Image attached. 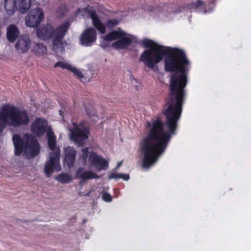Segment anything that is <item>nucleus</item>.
Returning <instances> with one entry per match:
<instances>
[{"label": "nucleus", "mask_w": 251, "mask_h": 251, "mask_svg": "<svg viewBox=\"0 0 251 251\" xmlns=\"http://www.w3.org/2000/svg\"><path fill=\"white\" fill-rule=\"evenodd\" d=\"M175 53L164 60L165 71L174 73L170 77L169 92L165 99L167 108L163 111L165 123L160 117L151 123L147 122V126L151 127L147 135L139 141V151L143 155L142 165L145 168L154 163L165 151L172 136L176 134L181 117L191 63L183 50Z\"/></svg>", "instance_id": "f257e3e1"}, {"label": "nucleus", "mask_w": 251, "mask_h": 251, "mask_svg": "<svg viewBox=\"0 0 251 251\" xmlns=\"http://www.w3.org/2000/svg\"><path fill=\"white\" fill-rule=\"evenodd\" d=\"M140 43L145 48L149 49L141 53L139 61L142 62L145 66L153 70L155 65L161 61L164 56H172L175 52L181 50L177 48L162 46L148 39H145Z\"/></svg>", "instance_id": "f03ea898"}, {"label": "nucleus", "mask_w": 251, "mask_h": 251, "mask_svg": "<svg viewBox=\"0 0 251 251\" xmlns=\"http://www.w3.org/2000/svg\"><path fill=\"white\" fill-rule=\"evenodd\" d=\"M30 122L27 112L20 109L10 103H6L0 108V135L6 126L19 128L26 126Z\"/></svg>", "instance_id": "7ed1b4c3"}, {"label": "nucleus", "mask_w": 251, "mask_h": 251, "mask_svg": "<svg viewBox=\"0 0 251 251\" xmlns=\"http://www.w3.org/2000/svg\"><path fill=\"white\" fill-rule=\"evenodd\" d=\"M70 23L65 22L55 28L47 23L36 29L37 36L44 41L51 40L53 47L62 51L65 50L67 41L64 40V37L70 27Z\"/></svg>", "instance_id": "20e7f679"}, {"label": "nucleus", "mask_w": 251, "mask_h": 251, "mask_svg": "<svg viewBox=\"0 0 251 251\" xmlns=\"http://www.w3.org/2000/svg\"><path fill=\"white\" fill-rule=\"evenodd\" d=\"M14 145L15 154L20 155L23 151L29 156L34 157L40 152V145L37 140L31 134H25L23 138L18 134L12 137Z\"/></svg>", "instance_id": "39448f33"}, {"label": "nucleus", "mask_w": 251, "mask_h": 251, "mask_svg": "<svg viewBox=\"0 0 251 251\" xmlns=\"http://www.w3.org/2000/svg\"><path fill=\"white\" fill-rule=\"evenodd\" d=\"M72 125L73 127L70 129V139L77 145L81 146L84 141L88 138L90 131L82 124H77L73 122Z\"/></svg>", "instance_id": "423d86ee"}, {"label": "nucleus", "mask_w": 251, "mask_h": 251, "mask_svg": "<svg viewBox=\"0 0 251 251\" xmlns=\"http://www.w3.org/2000/svg\"><path fill=\"white\" fill-rule=\"evenodd\" d=\"M88 13L89 14L92 21V24L97 29L101 34H104L106 32V27L111 29L117 25L119 21L116 19H108L106 21L105 24H103L96 11L93 10H88Z\"/></svg>", "instance_id": "0eeeda50"}, {"label": "nucleus", "mask_w": 251, "mask_h": 251, "mask_svg": "<svg viewBox=\"0 0 251 251\" xmlns=\"http://www.w3.org/2000/svg\"><path fill=\"white\" fill-rule=\"evenodd\" d=\"M59 156L60 150L58 148L54 152L50 154V159L47 162L44 168L45 173L48 177H49L54 171H60Z\"/></svg>", "instance_id": "6e6552de"}, {"label": "nucleus", "mask_w": 251, "mask_h": 251, "mask_svg": "<svg viewBox=\"0 0 251 251\" xmlns=\"http://www.w3.org/2000/svg\"><path fill=\"white\" fill-rule=\"evenodd\" d=\"M44 16V12L41 8L36 7L32 9L25 18L26 25L30 27L37 26L43 20Z\"/></svg>", "instance_id": "1a4fd4ad"}, {"label": "nucleus", "mask_w": 251, "mask_h": 251, "mask_svg": "<svg viewBox=\"0 0 251 251\" xmlns=\"http://www.w3.org/2000/svg\"><path fill=\"white\" fill-rule=\"evenodd\" d=\"M48 126V123L46 120L39 117L36 118L31 125V131L37 136L40 137L47 132Z\"/></svg>", "instance_id": "9d476101"}, {"label": "nucleus", "mask_w": 251, "mask_h": 251, "mask_svg": "<svg viewBox=\"0 0 251 251\" xmlns=\"http://www.w3.org/2000/svg\"><path fill=\"white\" fill-rule=\"evenodd\" d=\"M89 161L93 166L99 171L107 170L108 167V162L102 156L95 152L90 153Z\"/></svg>", "instance_id": "9b49d317"}, {"label": "nucleus", "mask_w": 251, "mask_h": 251, "mask_svg": "<svg viewBox=\"0 0 251 251\" xmlns=\"http://www.w3.org/2000/svg\"><path fill=\"white\" fill-rule=\"evenodd\" d=\"M97 39L96 30L93 27L86 29L80 37V42L82 45L85 47L91 46Z\"/></svg>", "instance_id": "f8f14e48"}, {"label": "nucleus", "mask_w": 251, "mask_h": 251, "mask_svg": "<svg viewBox=\"0 0 251 251\" xmlns=\"http://www.w3.org/2000/svg\"><path fill=\"white\" fill-rule=\"evenodd\" d=\"M64 164L69 168H71L74 165L77 151L74 147L68 146L64 149Z\"/></svg>", "instance_id": "ddd939ff"}, {"label": "nucleus", "mask_w": 251, "mask_h": 251, "mask_svg": "<svg viewBox=\"0 0 251 251\" xmlns=\"http://www.w3.org/2000/svg\"><path fill=\"white\" fill-rule=\"evenodd\" d=\"M30 44V40L28 37L22 36L17 42L15 47L17 50H20L23 53H24L28 51Z\"/></svg>", "instance_id": "4468645a"}, {"label": "nucleus", "mask_w": 251, "mask_h": 251, "mask_svg": "<svg viewBox=\"0 0 251 251\" xmlns=\"http://www.w3.org/2000/svg\"><path fill=\"white\" fill-rule=\"evenodd\" d=\"M131 43L132 39L125 35L114 42L112 44V47L116 49H126L128 48Z\"/></svg>", "instance_id": "2eb2a0df"}, {"label": "nucleus", "mask_w": 251, "mask_h": 251, "mask_svg": "<svg viewBox=\"0 0 251 251\" xmlns=\"http://www.w3.org/2000/svg\"><path fill=\"white\" fill-rule=\"evenodd\" d=\"M19 35V29L15 25H10L7 27L6 37L9 42H14Z\"/></svg>", "instance_id": "dca6fc26"}, {"label": "nucleus", "mask_w": 251, "mask_h": 251, "mask_svg": "<svg viewBox=\"0 0 251 251\" xmlns=\"http://www.w3.org/2000/svg\"><path fill=\"white\" fill-rule=\"evenodd\" d=\"M77 177L80 178L83 180H88L92 178H99L100 176L93 172L88 171L82 172V169L79 168L76 173Z\"/></svg>", "instance_id": "f3484780"}, {"label": "nucleus", "mask_w": 251, "mask_h": 251, "mask_svg": "<svg viewBox=\"0 0 251 251\" xmlns=\"http://www.w3.org/2000/svg\"><path fill=\"white\" fill-rule=\"evenodd\" d=\"M125 35H126V33H125L123 30L119 29L118 30H114L109 32L108 34L105 36L104 39L106 41H111L116 39H119L121 37L124 36Z\"/></svg>", "instance_id": "a211bd4d"}, {"label": "nucleus", "mask_w": 251, "mask_h": 251, "mask_svg": "<svg viewBox=\"0 0 251 251\" xmlns=\"http://www.w3.org/2000/svg\"><path fill=\"white\" fill-rule=\"evenodd\" d=\"M47 136L49 147L52 151L55 150L56 145V137L50 127L48 128L47 131Z\"/></svg>", "instance_id": "6ab92c4d"}, {"label": "nucleus", "mask_w": 251, "mask_h": 251, "mask_svg": "<svg viewBox=\"0 0 251 251\" xmlns=\"http://www.w3.org/2000/svg\"><path fill=\"white\" fill-rule=\"evenodd\" d=\"M16 1L15 0H5L4 8L9 15H13L17 9Z\"/></svg>", "instance_id": "aec40b11"}, {"label": "nucleus", "mask_w": 251, "mask_h": 251, "mask_svg": "<svg viewBox=\"0 0 251 251\" xmlns=\"http://www.w3.org/2000/svg\"><path fill=\"white\" fill-rule=\"evenodd\" d=\"M20 12L26 13L31 6L30 0H16Z\"/></svg>", "instance_id": "412c9836"}, {"label": "nucleus", "mask_w": 251, "mask_h": 251, "mask_svg": "<svg viewBox=\"0 0 251 251\" xmlns=\"http://www.w3.org/2000/svg\"><path fill=\"white\" fill-rule=\"evenodd\" d=\"M70 71L73 73L76 77L79 79L83 83L89 82L91 80V78L85 76L80 70L75 67L72 66Z\"/></svg>", "instance_id": "4be33fe9"}, {"label": "nucleus", "mask_w": 251, "mask_h": 251, "mask_svg": "<svg viewBox=\"0 0 251 251\" xmlns=\"http://www.w3.org/2000/svg\"><path fill=\"white\" fill-rule=\"evenodd\" d=\"M32 50L36 54L44 55L46 53L47 48L43 44L36 43L33 46Z\"/></svg>", "instance_id": "5701e85b"}, {"label": "nucleus", "mask_w": 251, "mask_h": 251, "mask_svg": "<svg viewBox=\"0 0 251 251\" xmlns=\"http://www.w3.org/2000/svg\"><path fill=\"white\" fill-rule=\"evenodd\" d=\"M130 178L129 175L128 174H117L116 173H111L109 174L108 176V178L109 180H111L112 179H119L121 178L124 180H128Z\"/></svg>", "instance_id": "b1692460"}, {"label": "nucleus", "mask_w": 251, "mask_h": 251, "mask_svg": "<svg viewBox=\"0 0 251 251\" xmlns=\"http://www.w3.org/2000/svg\"><path fill=\"white\" fill-rule=\"evenodd\" d=\"M56 179L59 182L62 183H69L72 180L71 175L65 173H62L56 177Z\"/></svg>", "instance_id": "393cba45"}, {"label": "nucleus", "mask_w": 251, "mask_h": 251, "mask_svg": "<svg viewBox=\"0 0 251 251\" xmlns=\"http://www.w3.org/2000/svg\"><path fill=\"white\" fill-rule=\"evenodd\" d=\"M205 3L201 0H197L196 2H192L188 4V7L189 9H197L198 8L202 7Z\"/></svg>", "instance_id": "a878e982"}, {"label": "nucleus", "mask_w": 251, "mask_h": 251, "mask_svg": "<svg viewBox=\"0 0 251 251\" xmlns=\"http://www.w3.org/2000/svg\"><path fill=\"white\" fill-rule=\"evenodd\" d=\"M67 11V7L66 5L65 4H62L58 6L56 11V13L59 14L60 16L63 17L65 15Z\"/></svg>", "instance_id": "bb28decb"}, {"label": "nucleus", "mask_w": 251, "mask_h": 251, "mask_svg": "<svg viewBox=\"0 0 251 251\" xmlns=\"http://www.w3.org/2000/svg\"><path fill=\"white\" fill-rule=\"evenodd\" d=\"M81 151L82 154L81 155V158H82L83 161L84 163H86L88 158V156L90 154L89 151V148L86 147L82 149Z\"/></svg>", "instance_id": "cd10ccee"}, {"label": "nucleus", "mask_w": 251, "mask_h": 251, "mask_svg": "<svg viewBox=\"0 0 251 251\" xmlns=\"http://www.w3.org/2000/svg\"><path fill=\"white\" fill-rule=\"evenodd\" d=\"M71 66L72 65H71L70 64L61 61L57 62L54 65V67L55 68H56L57 67H60L62 68L67 69L69 71L70 70V68H71Z\"/></svg>", "instance_id": "c85d7f7f"}, {"label": "nucleus", "mask_w": 251, "mask_h": 251, "mask_svg": "<svg viewBox=\"0 0 251 251\" xmlns=\"http://www.w3.org/2000/svg\"><path fill=\"white\" fill-rule=\"evenodd\" d=\"M102 198L106 202H110L112 200L111 196L107 192H104L102 194Z\"/></svg>", "instance_id": "c756f323"}, {"label": "nucleus", "mask_w": 251, "mask_h": 251, "mask_svg": "<svg viewBox=\"0 0 251 251\" xmlns=\"http://www.w3.org/2000/svg\"><path fill=\"white\" fill-rule=\"evenodd\" d=\"M87 114L89 116L90 118L96 117L97 118V113L95 109H92L91 111H89L88 109L86 108L85 109Z\"/></svg>", "instance_id": "7c9ffc66"}, {"label": "nucleus", "mask_w": 251, "mask_h": 251, "mask_svg": "<svg viewBox=\"0 0 251 251\" xmlns=\"http://www.w3.org/2000/svg\"><path fill=\"white\" fill-rule=\"evenodd\" d=\"M122 161L118 162L117 164L116 167L115 168V170H116L118 168H119L122 165Z\"/></svg>", "instance_id": "2f4dec72"}, {"label": "nucleus", "mask_w": 251, "mask_h": 251, "mask_svg": "<svg viewBox=\"0 0 251 251\" xmlns=\"http://www.w3.org/2000/svg\"><path fill=\"white\" fill-rule=\"evenodd\" d=\"M59 112H60V115H61V112H61V110H60V111H59Z\"/></svg>", "instance_id": "473e14b6"}, {"label": "nucleus", "mask_w": 251, "mask_h": 251, "mask_svg": "<svg viewBox=\"0 0 251 251\" xmlns=\"http://www.w3.org/2000/svg\"><path fill=\"white\" fill-rule=\"evenodd\" d=\"M86 221V220H84V221H83V223H85Z\"/></svg>", "instance_id": "72a5a7b5"}]
</instances>
